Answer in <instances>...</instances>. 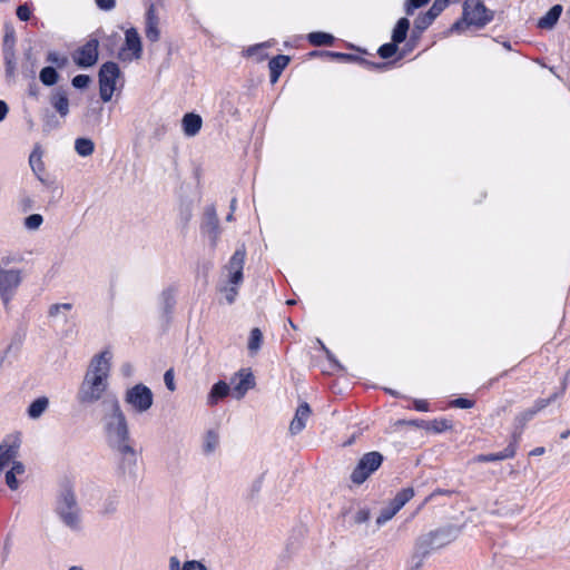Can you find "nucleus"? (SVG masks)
I'll list each match as a JSON object with an SVG mask.
<instances>
[{"mask_svg":"<svg viewBox=\"0 0 570 570\" xmlns=\"http://www.w3.org/2000/svg\"><path fill=\"white\" fill-rule=\"evenodd\" d=\"M230 387L227 383L223 381L217 382L213 385L207 396V404L212 406L217 404L219 400L228 395Z\"/></svg>","mask_w":570,"mask_h":570,"instance_id":"nucleus-27","label":"nucleus"},{"mask_svg":"<svg viewBox=\"0 0 570 570\" xmlns=\"http://www.w3.org/2000/svg\"><path fill=\"white\" fill-rule=\"evenodd\" d=\"M43 224V217L40 214H32L24 218L23 226L28 230H38Z\"/></svg>","mask_w":570,"mask_h":570,"instance_id":"nucleus-38","label":"nucleus"},{"mask_svg":"<svg viewBox=\"0 0 570 570\" xmlns=\"http://www.w3.org/2000/svg\"><path fill=\"white\" fill-rule=\"evenodd\" d=\"M43 151L39 145H36L33 150L31 151L29 156V165L37 176V178L43 183L42 175L45 174V163L42 160Z\"/></svg>","mask_w":570,"mask_h":570,"instance_id":"nucleus-20","label":"nucleus"},{"mask_svg":"<svg viewBox=\"0 0 570 570\" xmlns=\"http://www.w3.org/2000/svg\"><path fill=\"white\" fill-rule=\"evenodd\" d=\"M8 110V105L3 100H0V121L7 117Z\"/></svg>","mask_w":570,"mask_h":570,"instance_id":"nucleus-57","label":"nucleus"},{"mask_svg":"<svg viewBox=\"0 0 570 570\" xmlns=\"http://www.w3.org/2000/svg\"><path fill=\"white\" fill-rule=\"evenodd\" d=\"M312 410L306 402H303L295 412V415L289 424V432L293 435L301 433L309 419Z\"/></svg>","mask_w":570,"mask_h":570,"instance_id":"nucleus-18","label":"nucleus"},{"mask_svg":"<svg viewBox=\"0 0 570 570\" xmlns=\"http://www.w3.org/2000/svg\"><path fill=\"white\" fill-rule=\"evenodd\" d=\"M75 150L81 157H88L95 151V144L89 138H77L75 141Z\"/></svg>","mask_w":570,"mask_h":570,"instance_id":"nucleus-29","label":"nucleus"},{"mask_svg":"<svg viewBox=\"0 0 570 570\" xmlns=\"http://www.w3.org/2000/svg\"><path fill=\"white\" fill-rule=\"evenodd\" d=\"M559 393L552 394L548 399H539L535 401L534 405L532 406L533 410H537V413L547 407L552 401H554L557 397H559Z\"/></svg>","mask_w":570,"mask_h":570,"instance_id":"nucleus-45","label":"nucleus"},{"mask_svg":"<svg viewBox=\"0 0 570 570\" xmlns=\"http://www.w3.org/2000/svg\"><path fill=\"white\" fill-rule=\"evenodd\" d=\"M263 335L259 328H253L248 341V350L252 354L256 353L262 345Z\"/></svg>","mask_w":570,"mask_h":570,"instance_id":"nucleus-36","label":"nucleus"},{"mask_svg":"<svg viewBox=\"0 0 570 570\" xmlns=\"http://www.w3.org/2000/svg\"><path fill=\"white\" fill-rule=\"evenodd\" d=\"M202 229L210 238L212 244L216 245L219 237V222L214 206L206 207Z\"/></svg>","mask_w":570,"mask_h":570,"instance_id":"nucleus-15","label":"nucleus"},{"mask_svg":"<svg viewBox=\"0 0 570 570\" xmlns=\"http://www.w3.org/2000/svg\"><path fill=\"white\" fill-rule=\"evenodd\" d=\"M55 512L60 521L72 531L82 528V512L71 489H63L56 501Z\"/></svg>","mask_w":570,"mask_h":570,"instance_id":"nucleus-4","label":"nucleus"},{"mask_svg":"<svg viewBox=\"0 0 570 570\" xmlns=\"http://www.w3.org/2000/svg\"><path fill=\"white\" fill-rule=\"evenodd\" d=\"M370 518V513L366 510H360L355 515V522L356 523H363L366 522Z\"/></svg>","mask_w":570,"mask_h":570,"instance_id":"nucleus-54","label":"nucleus"},{"mask_svg":"<svg viewBox=\"0 0 570 570\" xmlns=\"http://www.w3.org/2000/svg\"><path fill=\"white\" fill-rule=\"evenodd\" d=\"M330 55H331L332 57H335V58H338V59L347 58V53L330 52Z\"/></svg>","mask_w":570,"mask_h":570,"instance_id":"nucleus-64","label":"nucleus"},{"mask_svg":"<svg viewBox=\"0 0 570 570\" xmlns=\"http://www.w3.org/2000/svg\"><path fill=\"white\" fill-rule=\"evenodd\" d=\"M17 17L21 20V21H28L31 17V10L29 8V6L27 3L24 4H20L18 8H17Z\"/></svg>","mask_w":570,"mask_h":570,"instance_id":"nucleus-47","label":"nucleus"},{"mask_svg":"<svg viewBox=\"0 0 570 570\" xmlns=\"http://www.w3.org/2000/svg\"><path fill=\"white\" fill-rule=\"evenodd\" d=\"M183 566L177 557H170L169 559V570H181Z\"/></svg>","mask_w":570,"mask_h":570,"instance_id":"nucleus-56","label":"nucleus"},{"mask_svg":"<svg viewBox=\"0 0 570 570\" xmlns=\"http://www.w3.org/2000/svg\"><path fill=\"white\" fill-rule=\"evenodd\" d=\"M158 23H159V20L156 14L155 7H154V4H151L147 10L146 29H145L146 38L151 42H156L160 38V31L158 28Z\"/></svg>","mask_w":570,"mask_h":570,"instance_id":"nucleus-19","label":"nucleus"},{"mask_svg":"<svg viewBox=\"0 0 570 570\" xmlns=\"http://www.w3.org/2000/svg\"><path fill=\"white\" fill-rule=\"evenodd\" d=\"M95 2L104 11H110L116 7V0H95Z\"/></svg>","mask_w":570,"mask_h":570,"instance_id":"nucleus-51","label":"nucleus"},{"mask_svg":"<svg viewBox=\"0 0 570 570\" xmlns=\"http://www.w3.org/2000/svg\"><path fill=\"white\" fill-rule=\"evenodd\" d=\"M132 372H134V367L130 364H124L121 366V373L124 374V376L129 377L132 375Z\"/></svg>","mask_w":570,"mask_h":570,"instance_id":"nucleus-58","label":"nucleus"},{"mask_svg":"<svg viewBox=\"0 0 570 570\" xmlns=\"http://www.w3.org/2000/svg\"><path fill=\"white\" fill-rule=\"evenodd\" d=\"M142 56L141 38L136 28H129L125 31V42L121 46L117 57L122 62L138 60Z\"/></svg>","mask_w":570,"mask_h":570,"instance_id":"nucleus-12","label":"nucleus"},{"mask_svg":"<svg viewBox=\"0 0 570 570\" xmlns=\"http://www.w3.org/2000/svg\"><path fill=\"white\" fill-rule=\"evenodd\" d=\"M400 510L396 509L391 502L389 505L383 508L376 519V523L382 525L390 521Z\"/></svg>","mask_w":570,"mask_h":570,"instance_id":"nucleus-37","label":"nucleus"},{"mask_svg":"<svg viewBox=\"0 0 570 570\" xmlns=\"http://www.w3.org/2000/svg\"><path fill=\"white\" fill-rule=\"evenodd\" d=\"M98 47L97 39L88 40L72 55L73 62L80 68L92 67L98 60Z\"/></svg>","mask_w":570,"mask_h":570,"instance_id":"nucleus-14","label":"nucleus"},{"mask_svg":"<svg viewBox=\"0 0 570 570\" xmlns=\"http://www.w3.org/2000/svg\"><path fill=\"white\" fill-rule=\"evenodd\" d=\"M121 77V71L116 62L108 61L101 65L99 70V95L104 102L111 100L117 89V81Z\"/></svg>","mask_w":570,"mask_h":570,"instance_id":"nucleus-9","label":"nucleus"},{"mask_svg":"<svg viewBox=\"0 0 570 570\" xmlns=\"http://www.w3.org/2000/svg\"><path fill=\"white\" fill-rule=\"evenodd\" d=\"M16 31L11 24L4 26L3 51H14Z\"/></svg>","mask_w":570,"mask_h":570,"instance_id":"nucleus-33","label":"nucleus"},{"mask_svg":"<svg viewBox=\"0 0 570 570\" xmlns=\"http://www.w3.org/2000/svg\"><path fill=\"white\" fill-rule=\"evenodd\" d=\"M474 402L468 399L459 397L451 402V405L459 409H471Z\"/></svg>","mask_w":570,"mask_h":570,"instance_id":"nucleus-49","label":"nucleus"},{"mask_svg":"<svg viewBox=\"0 0 570 570\" xmlns=\"http://www.w3.org/2000/svg\"><path fill=\"white\" fill-rule=\"evenodd\" d=\"M50 104L62 118L69 114V99L66 91L61 89L53 91Z\"/></svg>","mask_w":570,"mask_h":570,"instance_id":"nucleus-21","label":"nucleus"},{"mask_svg":"<svg viewBox=\"0 0 570 570\" xmlns=\"http://www.w3.org/2000/svg\"><path fill=\"white\" fill-rule=\"evenodd\" d=\"M307 38L313 46H331L334 42L332 35L321 31L311 32Z\"/></svg>","mask_w":570,"mask_h":570,"instance_id":"nucleus-32","label":"nucleus"},{"mask_svg":"<svg viewBox=\"0 0 570 570\" xmlns=\"http://www.w3.org/2000/svg\"><path fill=\"white\" fill-rule=\"evenodd\" d=\"M493 11L489 10L482 0H465L462 19L452 26V30L463 32L470 27L482 29L493 20Z\"/></svg>","mask_w":570,"mask_h":570,"instance_id":"nucleus-5","label":"nucleus"},{"mask_svg":"<svg viewBox=\"0 0 570 570\" xmlns=\"http://www.w3.org/2000/svg\"><path fill=\"white\" fill-rule=\"evenodd\" d=\"M47 61L56 65L59 68H62V67H65L67 65L68 58L65 57V56H60L56 51H50L47 55Z\"/></svg>","mask_w":570,"mask_h":570,"instance_id":"nucleus-42","label":"nucleus"},{"mask_svg":"<svg viewBox=\"0 0 570 570\" xmlns=\"http://www.w3.org/2000/svg\"><path fill=\"white\" fill-rule=\"evenodd\" d=\"M164 381H165V384L167 386V389L169 391H175L176 390V385H175V382H174V372L173 370H168L166 371L165 375H164Z\"/></svg>","mask_w":570,"mask_h":570,"instance_id":"nucleus-52","label":"nucleus"},{"mask_svg":"<svg viewBox=\"0 0 570 570\" xmlns=\"http://www.w3.org/2000/svg\"><path fill=\"white\" fill-rule=\"evenodd\" d=\"M3 59L7 68V72L12 75L16 70V50L3 51Z\"/></svg>","mask_w":570,"mask_h":570,"instance_id":"nucleus-41","label":"nucleus"},{"mask_svg":"<svg viewBox=\"0 0 570 570\" xmlns=\"http://www.w3.org/2000/svg\"><path fill=\"white\" fill-rule=\"evenodd\" d=\"M59 127V121L52 114H46L43 117V130L51 131Z\"/></svg>","mask_w":570,"mask_h":570,"instance_id":"nucleus-44","label":"nucleus"},{"mask_svg":"<svg viewBox=\"0 0 570 570\" xmlns=\"http://www.w3.org/2000/svg\"><path fill=\"white\" fill-rule=\"evenodd\" d=\"M456 537L458 529L454 527H446L423 534L417 539L415 543L413 558L417 559V563H420L424 557L448 546L454 541Z\"/></svg>","mask_w":570,"mask_h":570,"instance_id":"nucleus-6","label":"nucleus"},{"mask_svg":"<svg viewBox=\"0 0 570 570\" xmlns=\"http://www.w3.org/2000/svg\"><path fill=\"white\" fill-rule=\"evenodd\" d=\"M181 125L184 134L188 137H194L199 132L203 120L199 115L189 112L183 117Z\"/></svg>","mask_w":570,"mask_h":570,"instance_id":"nucleus-22","label":"nucleus"},{"mask_svg":"<svg viewBox=\"0 0 570 570\" xmlns=\"http://www.w3.org/2000/svg\"><path fill=\"white\" fill-rule=\"evenodd\" d=\"M181 570H207V568L200 561L190 560V561H186L183 564Z\"/></svg>","mask_w":570,"mask_h":570,"instance_id":"nucleus-48","label":"nucleus"},{"mask_svg":"<svg viewBox=\"0 0 570 570\" xmlns=\"http://www.w3.org/2000/svg\"><path fill=\"white\" fill-rule=\"evenodd\" d=\"M110 450L116 456L119 474L134 476L137 469L138 454L132 445V440L115 445Z\"/></svg>","mask_w":570,"mask_h":570,"instance_id":"nucleus-10","label":"nucleus"},{"mask_svg":"<svg viewBox=\"0 0 570 570\" xmlns=\"http://www.w3.org/2000/svg\"><path fill=\"white\" fill-rule=\"evenodd\" d=\"M269 71H271V82L275 83L278 80L282 72L276 71V70H269Z\"/></svg>","mask_w":570,"mask_h":570,"instance_id":"nucleus-63","label":"nucleus"},{"mask_svg":"<svg viewBox=\"0 0 570 570\" xmlns=\"http://www.w3.org/2000/svg\"><path fill=\"white\" fill-rule=\"evenodd\" d=\"M414 409L421 412H426L429 410V404L425 400H415Z\"/></svg>","mask_w":570,"mask_h":570,"instance_id":"nucleus-55","label":"nucleus"},{"mask_svg":"<svg viewBox=\"0 0 570 570\" xmlns=\"http://www.w3.org/2000/svg\"><path fill=\"white\" fill-rule=\"evenodd\" d=\"M430 0H407L406 13L412 14L414 9L421 8L426 4Z\"/></svg>","mask_w":570,"mask_h":570,"instance_id":"nucleus-50","label":"nucleus"},{"mask_svg":"<svg viewBox=\"0 0 570 570\" xmlns=\"http://www.w3.org/2000/svg\"><path fill=\"white\" fill-rule=\"evenodd\" d=\"M124 402L132 413L144 414L153 407L154 393L147 385L137 383L125 391Z\"/></svg>","mask_w":570,"mask_h":570,"instance_id":"nucleus-8","label":"nucleus"},{"mask_svg":"<svg viewBox=\"0 0 570 570\" xmlns=\"http://www.w3.org/2000/svg\"><path fill=\"white\" fill-rule=\"evenodd\" d=\"M544 452H546V450L543 446H538V448L533 449L532 451H530V455L539 456V455L544 454Z\"/></svg>","mask_w":570,"mask_h":570,"instance_id":"nucleus-59","label":"nucleus"},{"mask_svg":"<svg viewBox=\"0 0 570 570\" xmlns=\"http://www.w3.org/2000/svg\"><path fill=\"white\" fill-rule=\"evenodd\" d=\"M219 444V435L215 431H208L204 438L203 450L206 454H212L216 451Z\"/></svg>","mask_w":570,"mask_h":570,"instance_id":"nucleus-30","label":"nucleus"},{"mask_svg":"<svg viewBox=\"0 0 570 570\" xmlns=\"http://www.w3.org/2000/svg\"><path fill=\"white\" fill-rule=\"evenodd\" d=\"M414 497L413 488H405L401 490L391 503L399 510H401L412 498Z\"/></svg>","mask_w":570,"mask_h":570,"instance_id":"nucleus-31","label":"nucleus"},{"mask_svg":"<svg viewBox=\"0 0 570 570\" xmlns=\"http://www.w3.org/2000/svg\"><path fill=\"white\" fill-rule=\"evenodd\" d=\"M562 6L554 4L542 18L538 21V27L541 29H551L554 27L562 13Z\"/></svg>","mask_w":570,"mask_h":570,"instance_id":"nucleus-25","label":"nucleus"},{"mask_svg":"<svg viewBox=\"0 0 570 570\" xmlns=\"http://www.w3.org/2000/svg\"><path fill=\"white\" fill-rule=\"evenodd\" d=\"M22 261V255L17 252H6L0 256V303L6 311L26 281V271L16 265Z\"/></svg>","mask_w":570,"mask_h":570,"instance_id":"nucleus-2","label":"nucleus"},{"mask_svg":"<svg viewBox=\"0 0 570 570\" xmlns=\"http://www.w3.org/2000/svg\"><path fill=\"white\" fill-rule=\"evenodd\" d=\"M409 28H410L409 19L401 18L397 21L395 28L393 29L392 41L396 45L403 42L406 38Z\"/></svg>","mask_w":570,"mask_h":570,"instance_id":"nucleus-28","label":"nucleus"},{"mask_svg":"<svg viewBox=\"0 0 570 570\" xmlns=\"http://www.w3.org/2000/svg\"><path fill=\"white\" fill-rule=\"evenodd\" d=\"M163 296H164V299H165V304H166V306H167V307H170V306L173 305V296H171V294H170V293H168V292H165V293L163 294Z\"/></svg>","mask_w":570,"mask_h":570,"instance_id":"nucleus-60","label":"nucleus"},{"mask_svg":"<svg viewBox=\"0 0 570 570\" xmlns=\"http://www.w3.org/2000/svg\"><path fill=\"white\" fill-rule=\"evenodd\" d=\"M396 50H397L396 43H394L392 41L391 43H385V45L381 46L379 49V55L382 58L387 59V58H391L392 56H394Z\"/></svg>","mask_w":570,"mask_h":570,"instance_id":"nucleus-43","label":"nucleus"},{"mask_svg":"<svg viewBox=\"0 0 570 570\" xmlns=\"http://www.w3.org/2000/svg\"><path fill=\"white\" fill-rule=\"evenodd\" d=\"M89 82H90V77L87 75H78V76L73 77V79H72V86L78 89H83V88L88 87Z\"/></svg>","mask_w":570,"mask_h":570,"instance_id":"nucleus-46","label":"nucleus"},{"mask_svg":"<svg viewBox=\"0 0 570 570\" xmlns=\"http://www.w3.org/2000/svg\"><path fill=\"white\" fill-rule=\"evenodd\" d=\"M58 78V72L52 67H45L39 75V79L45 86H53Z\"/></svg>","mask_w":570,"mask_h":570,"instance_id":"nucleus-34","label":"nucleus"},{"mask_svg":"<svg viewBox=\"0 0 570 570\" xmlns=\"http://www.w3.org/2000/svg\"><path fill=\"white\" fill-rule=\"evenodd\" d=\"M515 455V444L510 443L503 451L491 454H480L475 458L476 462H492V461H501L505 459L513 458Z\"/></svg>","mask_w":570,"mask_h":570,"instance_id":"nucleus-24","label":"nucleus"},{"mask_svg":"<svg viewBox=\"0 0 570 570\" xmlns=\"http://www.w3.org/2000/svg\"><path fill=\"white\" fill-rule=\"evenodd\" d=\"M21 440L18 435H9L0 443V475L18 460Z\"/></svg>","mask_w":570,"mask_h":570,"instance_id":"nucleus-13","label":"nucleus"},{"mask_svg":"<svg viewBox=\"0 0 570 570\" xmlns=\"http://www.w3.org/2000/svg\"><path fill=\"white\" fill-rule=\"evenodd\" d=\"M233 386V396L237 400H240L248 390L254 386V377L250 373L245 371H240L237 373L236 377L232 380Z\"/></svg>","mask_w":570,"mask_h":570,"instance_id":"nucleus-17","label":"nucleus"},{"mask_svg":"<svg viewBox=\"0 0 570 570\" xmlns=\"http://www.w3.org/2000/svg\"><path fill=\"white\" fill-rule=\"evenodd\" d=\"M246 252L244 248L237 249L225 266L226 284L220 287L228 304H233L238 295V286L243 282V268Z\"/></svg>","mask_w":570,"mask_h":570,"instance_id":"nucleus-7","label":"nucleus"},{"mask_svg":"<svg viewBox=\"0 0 570 570\" xmlns=\"http://www.w3.org/2000/svg\"><path fill=\"white\" fill-rule=\"evenodd\" d=\"M49 407V399L47 396H40L33 400L27 409V414L30 419H39Z\"/></svg>","mask_w":570,"mask_h":570,"instance_id":"nucleus-26","label":"nucleus"},{"mask_svg":"<svg viewBox=\"0 0 570 570\" xmlns=\"http://www.w3.org/2000/svg\"><path fill=\"white\" fill-rule=\"evenodd\" d=\"M383 462V455L380 452L373 451L365 453L356 464L351 474V480L354 484H362L367 478L375 472Z\"/></svg>","mask_w":570,"mask_h":570,"instance_id":"nucleus-11","label":"nucleus"},{"mask_svg":"<svg viewBox=\"0 0 570 570\" xmlns=\"http://www.w3.org/2000/svg\"><path fill=\"white\" fill-rule=\"evenodd\" d=\"M289 62V57L284 55H278L271 59L268 67L269 70L283 71Z\"/></svg>","mask_w":570,"mask_h":570,"instance_id":"nucleus-39","label":"nucleus"},{"mask_svg":"<svg viewBox=\"0 0 570 570\" xmlns=\"http://www.w3.org/2000/svg\"><path fill=\"white\" fill-rule=\"evenodd\" d=\"M21 203H22L23 210H27V209L31 208V206H32V200L29 197L23 198L21 200Z\"/></svg>","mask_w":570,"mask_h":570,"instance_id":"nucleus-62","label":"nucleus"},{"mask_svg":"<svg viewBox=\"0 0 570 570\" xmlns=\"http://www.w3.org/2000/svg\"><path fill=\"white\" fill-rule=\"evenodd\" d=\"M101 423L109 448L131 441L128 420L117 397L104 402Z\"/></svg>","mask_w":570,"mask_h":570,"instance_id":"nucleus-3","label":"nucleus"},{"mask_svg":"<svg viewBox=\"0 0 570 570\" xmlns=\"http://www.w3.org/2000/svg\"><path fill=\"white\" fill-rule=\"evenodd\" d=\"M537 414V410H533V407L524 411L523 413H521L517 420L519 422H521L522 424H524L525 422H528L529 420H531L534 415Z\"/></svg>","mask_w":570,"mask_h":570,"instance_id":"nucleus-53","label":"nucleus"},{"mask_svg":"<svg viewBox=\"0 0 570 570\" xmlns=\"http://www.w3.org/2000/svg\"><path fill=\"white\" fill-rule=\"evenodd\" d=\"M452 428L451 423L445 419H435L426 423L425 429L435 433L448 431Z\"/></svg>","mask_w":570,"mask_h":570,"instance_id":"nucleus-35","label":"nucleus"},{"mask_svg":"<svg viewBox=\"0 0 570 570\" xmlns=\"http://www.w3.org/2000/svg\"><path fill=\"white\" fill-rule=\"evenodd\" d=\"M116 511V504L115 502H110L108 504H105L104 512L105 513H112Z\"/></svg>","mask_w":570,"mask_h":570,"instance_id":"nucleus-61","label":"nucleus"},{"mask_svg":"<svg viewBox=\"0 0 570 570\" xmlns=\"http://www.w3.org/2000/svg\"><path fill=\"white\" fill-rule=\"evenodd\" d=\"M111 358L110 351H102L92 356L77 392L80 404L91 405L102 399L109 386Z\"/></svg>","mask_w":570,"mask_h":570,"instance_id":"nucleus-1","label":"nucleus"},{"mask_svg":"<svg viewBox=\"0 0 570 570\" xmlns=\"http://www.w3.org/2000/svg\"><path fill=\"white\" fill-rule=\"evenodd\" d=\"M26 466L22 462H14L13 465L6 471L4 479L10 490L16 491L19 488L20 482L18 476L23 475Z\"/></svg>","mask_w":570,"mask_h":570,"instance_id":"nucleus-23","label":"nucleus"},{"mask_svg":"<svg viewBox=\"0 0 570 570\" xmlns=\"http://www.w3.org/2000/svg\"><path fill=\"white\" fill-rule=\"evenodd\" d=\"M448 4L449 0H435L428 12L415 20V28L420 30L426 29Z\"/></svg>","mask_w":570,"mask_h":570,"instance_id":"nucleus-16","label":"nucleus"},{"mask_svg":"<svg viewBox=\"0 0 570 570\" xmlns=\"http://www.w3.org/2000/svg\"><path fill=\"white\" fill-rule=\"evenodd\" d=\"M72 308V304L70 303H57V304H52L50 305L49 309H48V315L49 317H58L60 314H62L63 312H68Z\"/></svg>","mask_w":570,"mask_h":570,"instance_id":"nucleus-40","label":"nucleus"}]
</instances>
